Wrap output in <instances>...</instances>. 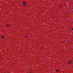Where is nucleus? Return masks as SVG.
Returning a JSON list of instances; mask_svg holds the SVG:
<instances>
[{
  "label": "nucleus",
  "mask_w": 73,
  "mask_h": 73,
  "mask_svg": "<svg viewBox=\"0 0 73 73\" xmlns=\"http://www.w3.org/2000/svg\"><path fill=\"white\" fill-rule=\"evenodd\" d=\"M23 4L25 5V6H27V5H25V2H23Z\"/></svg>",
  "instance_id": "f257e3e1"
},
{
  "label": "nucleus",
  "mask_w": 73,
  "mask_h": 73,
  "mask_svg": "<svg viewBox=\"0 0 73 73\" xmlns=\"http://www.w3.org/2000/svg\"><path fill=\"white\" fill-rule=\"evenodd\" d=\"M6 27H9V26H10V25H6Z\"/></svg>",
  "instance_id": "f03ea898"
},
{
  "label": "nucleus",
  "mask_w": 73,
  "mask_h": 73,
  "mask_svg": "<svg viewBox=\"0 0 73 73\" xmlns=\"http://www.w3.org/2000/svg\"><path fill=\"white\" fill-rule=\"evenodd\" d=\"M68 63L69 64H71V63H72V62L70 61L68 62Z\"/></svg>",
  "instance_id": "7ed1b4c3"
},
{
  "label": "nucleus",
  "mask_w": 73,
  "mask_h": 73,
  "mask_svg": "<svg viewBox=\"0 0 73 73\" xmlns=\"http://www.w3.org/2000/svg\"><path fill=\"white\" fill-rule=\"evenodd\" d=\"M2 38H4V37H3V36H2Z\"/></svg>",
  "instance_id": "20e7f679"
},
{
  "label": "nucleus",
  "mask_w": 73,
  "mask_h": 73,
  "mask_svg": "<svg viewBox=\"0 0 73 73\" xmlns=\"http://www.w3.org/2000/svg\"><path fill=\"white\" fill-rule=\"evenodd\" d=\"M59 71V70H57L56 71L57 72H58Z\"/></svg>",
  "instance_id": "39448f33"
},
{
  "label": "nucleus",
  "mask_w": 73,
  "mask_h": 73,
  "mask_svg": "<svg viewBox=\"0 0 73 73\" xmlns=\"http://www.w3.org/2000/svg\"><path fill=\"white\" fill-rule=\"evenodd\" d=\"M30 72L31 73H32V71H30Z\"/></svg>",
  "instance_id": "423d86ee"
},
{
  "label": "nucleus",
  "mask_w": 73,
  "mask_h": 73,
  "mask_svg": "<svg viewBox=\"0 0 73 73\" xmlns=\"http://www.w3.org/2000/svg\"><path fill=\"white\" fill-rule=\"evenodd\" d=\"M25 37H27V36H26Z\"/></svg>",
  "instance_id": "0eeeda50"
},
{
  "label": "nucleus",
  "mask_w": 73,
  "mask_h": 73,
  "mask_svg": "<svg viewBox=\"0 0 73 73\" xmlns=\"http://www.w3.org/2000/svg\"><path fill=\"white\" fill-rule=\"evenodd\" d=\"M72 30H73V28H72Z\"/></svg>",
  "instance_id": "6e6552de"
}]
</instances>
